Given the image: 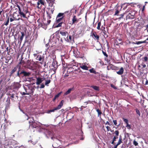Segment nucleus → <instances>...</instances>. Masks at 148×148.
Here are the masks:
<instances>
[{"label":"nucleus","mask_w":148,"mask_h":148,"mask_svg":"<svg viewBox=\"0 0 148 148\" xmlns=\"http://www.w3.org/2000/svg\"><path fill=\"white\" fill-rule=\"evenodd\" d=\"M37 62H34L31 60H27L26 62L24 60H21L19 64H21L24 67L31 69L33 71L36 72L37 71Z\"/></svg>","instance_id":"nucleus-1"},{"label":"nucleus","mask_w":148,"mask_h":148,"mask_svg":"<svg viewBox=\"0 0 148 148\" xmlns=\"http://www.w3.org/2000/svg\"><path fill=\"white\" fill-rule=\"evenodd\" d=\"M31 73L30 72H27L24 69H21V66L18 67L17 72L16 76L20 78L29 77Z\"/></svg>","instance_id":"nucleus-2"},{"label":"nucleus","mask_w":148,"mask_h":148,"mask_svg":"<svg viewBox=\"0 0 148 148\" xmlns=\"http://www.w3.org/2000/svg\"><path fill=\"white\" fill-rule=\"evenodd\" d=\"M32 86H31L28 87V89H26L24 87V89H25L26 92L27 93H25L24 92H23L22 94L23 95H29L30 94H32L33 95L35 96L36 94L34 93V91L35 90V88H36V87L34 85L35 84L34 83H32Z\"/></svg>","instance_id":"nucleus-3"},{"label":"nucleus","mask_w":148,"mask_h":148,"mask_svg":"<svg viewBox=\"0 0 148 148\" xmlns=\"http://www.w3.org/2000/svg\"><path fill=\"white\" fill-rule=\"evenodd\" d=\"M42 20V19H41L40 18L38 20V27L39 28L41 27L44 29H46L47 28L46 25H48L50 24L51 22V20H47V23L45 25L44 22V20L43 21H41Z\"/></svg>","instance_id":"nucleus-4"},{"label":"nucleus","mask_w":148,"mask_h":148,"mask_svg":"<svg viewBox=\"0 0 148 148\" xmlns=\"http://www.w3.org/2000/svg\"><path fill=\"white\" fill-rule=\"evenodd\" d=\"M63 103L64 101L63 100H62L60 103L59 105H58L56 107H54L52 109L47 110V113L48 114H49L51 112H54L55 110L60 109L63 106Z\"/></svg>","instance_id":"nucleus-5"},{"label":"nucleus","mask_w":148,"mask_h":148,"mask_svg":"<svg viewBox=\"0 0 148 148\" xmlns=\"http://www.w3.org/2000/svg\"><path fill=\"white\" fill-rule=\"evenodd\" d=\"M47 2L48 3H50L51 2L49 0H46ZM44 1L45 0H38V8L41 9L42 6V9H43L45 8L44 5Z\"/></svg>","instance_id":"nucleus-6"},{"label":"nucleus","mask_w":148,"mask_h":148,"mask_svg":"<svg viewBox=\"0 0 148 148\" xmlns=\"http://www.w3.org/2000/svg\"><path fill=\"white\" fill-rule=\"evenodd\" d=\"M44 75H42L38 73V85L39 84L45 80Z\"/></svg>","instance_id":"nucleus-7"},{"label":"nucleus","mask_w":148,"mask_h":148,"mask_svg":"<svg viewBox=\"0 0 148 148\" xmlns=\"http://www.w3.org/2000/svg\"><path fill=\"white\" fill-rule=\"evenodd\" d=\"M136 12H132L129 13L126 17V19H134L135 18V14Z\"/></svg>","instance_id":"nucleus-8"},{"label":"nucleus","mask_w":148,"mask_h":148,"mask_svg":"<svg viewBox=\"0 0 148 148\" xmlns=\"http://www.w3.org/2000/svg\"><path fill=\"white\" fill-rule=\"evenodd\" d=\"M21 12H22L24 15V16H21L24 18H26L25 15V13L26 14L28 12L27 8H26L25 7H24V6H23V5H21Z\"/></svg>","instance_id":"nucleus-9"},{"label":"nucleus","mask_w":148,"mask_h":148,"mask_svg":"<svg viewBox=\"0 0 148 148\" xmlns=\"http://www.w3.org/2000/svg\"><path fill=\"white\" fill-rule=\"evenodd\" d=\"M18 65H17L15 67H14V68L10 72V76L11 77L12 76L13 74L16 72L18 68Z\"/></svg>","instance_id":"nucleus-10"},{"label":"nucleus","mask_w":148,"mask_h":148,"mask_svg":"<svg viewBox=\"0 0 148 148\" xmlns=\"http://www.w3.org/2000/svg\"><path fill=\"white\" fill-rule=\"evenodd\" d=\"M44 57L43 56L38 55V60L40 62V63L41 64H42L44 62Z\"/></svg>","instance_id":"nucleus-11"},{"label":"nucleus","mask_w":148,"mask_h":148,"mask_svg":"<svg viewBox=\"0 0 148 148\" xmlns=\"http://www.w3.org/2000/svg\"><path fill=\"white\" fill-rule=\"evenodd\" d=\"M13 18H14L15 20H19L20 19V16L16 13H14L13 15Z\"/></svg>","instance_id":"nucleus-12"},{"label":"nucleus","mask_w":148,"mask_h":148,"mask_svg":"<svg viewBox=\"0 0 148 148\" xmlns=\"http://www.w3.org/2000/svg\"><path fill=\"white\" fill-rule=\"evenodd\" d=\"M124 69L121 67L118 70L116 71V73L119 75H122L123 73Z\"/></svg>","instance_id":"nucleus-13"},{"label":"nucleus","mask_w":148,"mask_h":148,"mask_svg":"<svg viewBox=\"0 0 148 148\" xmlns=\"http://www.w3.org/2000/svg\"><path fill=\"white\" fill-rule=\"evenodd\" d=\"M13 86L14 88L18 89L21 87V84L18 82H16L14 84Z\"/></svg>","instance_id":"nucleus-14"},{"label":"nucleus","mask_w":148,"mask_h":148,"mask_svg":"<svg viewBox=\"0 0 148 148\" xmlns=\"http://www.w3.org/2000/svg\"><path fill=\"white\" fill-rule=\"evenodd\" d=\"M119 132L118 130H116L114 134H115L116 136H114L113 137V140L114 141H115L118 138V136L119 135Z\"/></svg>","instance_id":"nucleus-15"},{"label":"nucleus","mask_w":148,"mask_h":148,"mask_svg":"<svg viewBox=\"0 0 148 148\" xmlns=\"http://www.w3.org/2000/svg\"><path fill=\"white\" fill-rule=\"evenodd\" d=\"M30 126L33 128H36L37 127V123L35 122H32L31 123L30 121H29Z\"/></svg>","instance_id":"nucleus-16"},{"label":"nucleus","mask_w":148,"mask_h":148,"mask_svg":"<svg viewBox=\"0 0 148 148\" xmlns=\"http://www.w3.org/2000/svg\"><path fill=\"white\" fill-rule=\"evenodd\" d=\"M40 123H38V131L40 132H43L44 130V129L40 126Z\"/></svg>","instance_id":"nucleus-17"},{"label":"nucleus","mask_w":148,"mask_h":148,"mask_svg":"<svg viewBox=\"0 0 148 148\" xmlns=\"http://www.w3.org/2000/svg\"><path fill=\"white\" fill-rule=\"evenodd\" d=\"M17 5V6L18 7V12L19 14L21 16H24V14L22 13V12H21V6H20L18 4H16Z\"/></svg>","instance_id":"nucleus-18"},{"label":"nucleus","mask_w":148,"mask_h":148,"mask_svg":"<svg viewBox=\"0 0 148 148\" xmlns=\"http://www.w3.org/2000/svg\"><path fill=\"white\" fill-rule=\"evenodd\" d=\"M21 36H20V38H19V40L20 42H22L24 36L25 35L24 32H21Z\"/></svg>","instance_id":"nucleus-19"},{"label":"nucleus","mask_w":148,"mask_h":148,"mask_svg":"<svg viewBox=\"0 0 148 148\" xmlns=\"http://www.w3.org/2000/svg\"><path fill=\"white\" fill-rule=\"evenodd\" d=\"M80 67L83 69L86 70H88V67L84 64L80 65Z\"/></svg>","instance_id":"nucleus-20"},{"label":"nucleus","mask_w":148,"mask_h":148,"mask_svg":"<svg viewBox=\"0 0 148 148\" xmlns=\"http://www.w3.org/2000/svg\"><path fill=\"white\" fill-rule=\"evenodd\" d=\"M51 138L52 139H53V140L55 142H56L57 144L59 145H60V140L57 138H54V139H53V138L52 137H51Z\"/></svg>","instance_id":"nucleus-21"},{"label":"nucleus","mask_w":148,"mask_h":148,"mask_svg":"<svg viewBox=\"0 0 148 148\" xmlns=\"http://www.w3.org/2000/svg\"><path fill=\"white\" fill-rule=\"evenodd\" d=\"M73 88H69L68 90L64 93V95H66L69 94L70 93L71 91L73 89Z\"/></svg>","instance_id":"nucleus-22"},{"label":"nucleus","mask_w":148,"mask_h":148,"mask_svg":"<svg viewBox=\"0 0 148 148\" xmlns=\"http://www.w3.org/2000/svg\"><path fill=\"white\" fill-rule=\"evenodd\" d=\"M92 36H93L97 40H99V36L97 35L95 32L93 33L92 34Z\"/></svg>","instance_id":"nucleus-23"},{"label":"nucleus","mask_w":148,"mask_h":148,"mask_svg":"<svg viewBox=\"0 0 148 148\" xmlns=\"http://www.w3.org/2000/svg\"><path fill=\"white\" fill-rule=\"evenodd\" d=\"M63 17L62 16L60 18H57L56 17V21L57 23H60L62 22V20Z\"/></svg>","instance_id":"nucleus-24"},{"label":"nucleus","mask_w":148,"mask_h":148,"mask_svg":"<svg viewBox=\"0 0 148 148\" xmlns=\"http://www.w3.org/2000/svg\"><path fill=\"white\" fill-rule=\"evenodd\" d=\"M89 71L90 73H93L95 74H98V73L93 68H92L90 69L89 70Z\"/></svg>","instance_id":"nucleus-25"},{"label":"nucleus","mask_w":148,"mask_h":148,"mask_svg":"<svg viewBox=\"0 0 148 148\" xmlns=\"http://www.w3.org/2000/svg\"><path fill=\"white\" fill-rule=\"evenodd\" d=\"M72 24H74L76 22H77L78 20H77L76 16H74L73 18L72 19Z\"/></svg>","instance_id":"nucleus-26"},{"label":"nucleus","mask_w":148,"mask_h":148,"mask_svg":"<svg viewBox=\"0 0 148 148\" xmlns=\"http://www.w3.org/2000/svg\"><path fill=\"white\" fill-rule=\"evenodd\" d=\"M91 87L92 88L95 90L97 91H99V87L97 86H92Z\"/></svg>","instance_id":"nucleus-27"},{"label":"nucleus","mask_w":148,"mask_h":148,"mask_svg":"<svg viewBox=\"0 0 148 148\" xmlns=\"http://www.w3.org/2000/svg\"><path fill=\"white\" fill-rule=\"evenodd\" d=\"M96 111L97 112L98 114V116L100 117L101 114L102 112L101 111L98 109H97L96 110Z\"/></svg>","instance_id":"nucleus-28"},{"label":"nucleus","mask_w":148,"mask_h":148,"mask_svg":"<svg viewBox=\"0 0 148 148\" xmlns=\"http://www.w3.org/2000/svg\"><path fill=\"white\" fill-rule=\"evenodd\" d=\"M101 25V23L100 22H99L97 24V28L98 30H100L101 29L100 28V26Z\"/></svg>","instance_id":"nucleus-29"},{"label":"nucleus","mask_w":148,"mask_h":148,"mask_svg":"<svg viewBox=\"0 0 148 148\" xmlns=\"http://www.w3.org/2000/svg\"><path fill=\"white\" fill-rule=\"evenodd\" d=\"M122 142V138H121V136H120V137L119 138V140L117 144H116L117 145H119Z\"/></svg>","instance_id":"nucleus-30"},{"label":"nucleus","mask_w":148,"mask_h":148,"mask_svg":"<svg viewBox=\"0 0 148 148\" xmlns=\"http://www.w3.org/2000/svg\"><path fill=\"white\" fill-rule=\"evenodd\" d=\"M63 13H60L57 15V18H60L62 16H63Z\"/></svg>","instance_id":"nucleus-31"},{"label":"nucleus","mask_w":148,"mask_h":148,"mask_svg":"<svg viewBox=\"0 0 148 148\" xmlns=\"http://www.w3.org/2000/svg\"><path fill=\"white\" fill-rule=\"evenodd\" d=\"M66 32L63 31H61L60 34L62 36H65L66 35Z\"/></svg>","instance_id":"nucleus-32"},{"label":"nucleus","mask_w":148,"mask_h":148,"mask_svg":"<svg viewBox=\"0 0 148 148\" xmlns=\"http://www.w3.org/2000/svg\"><path fill=\"white\" fill-rule=\"evenodd\" d=\"M37 0H32V1H31V6H34V7H35L36 5V4L34 3L33 1Z\"/></svg>","instance_id":"nucleus-33"},{"label":"nucleus","mask_w":148,"mask_h":148,"mask_svg":"<svg viewBox=\"0 0 148 148\" xmlns=\"http://www.w3.org/2000/svg\"><path fill=\"white\" fill-rule=\"evenodd\" d=\"M6 51H7V54L8 55L9 54V53L10 52V49H11V48H10L8 49V47H7L6 48Z\"/></svg>","instance_id":"nucleus-34"},{"label":"nucleus","mask_w":148,"mask_h":148,"mask_svg":"<svg viewBox=\"0 0 148 148\" xmlns=\"http://www.w3.org/2000/svg\"><path fill=\"white\" fill-rule=\"evenodd\" d=\"M132 43L133 44H136L137 45H139L142 43V41H138L136 42H132Z\"/></svg>","instance_id":"nucleus-35"},{"label":"nucleus","mask_w":148,"mask_h":148,"mask_svg":"<svg viewBox=\"0 0 148 148\" xmlns=\"http://www.w3.org/2000/svg\"><path fill=\"white\" fill-rule=\"evenodd\" d=\"M62 22H60V23H58V24L56 26V27H61L62 26Z\"/></svg>","instance_id":"nucleus-36"},{"label":"nucleus","mask_w":148,"mask_h":148,"mask_svg":"<svg viewBox=\"0 0 148 148\" xmlns=\"http://www.w3.org/2000/svg\"><path fill=\"white\" fill-rule=\"evenodd\" d=\"M50 82V79L46 81L45 85L46 86H48V84H49Z\"/></svg>","instance_id":"nucleus-37"},{"label":"nucleus","mask_w":148,"mask_h":148,"mask_svg":"<svg viewBox=\"0 0 148 148\" xmlns=\"http://www.w3.org/2000/svg\"><path fill=\"white\" fill-rule=\"evenodd\" d=\"M133 143L134 145L135 146H137L138 145V143L135 140H134Z\"/></svg>","instance_id":"nucleus-38"},{"label":"nucleus","mask_w":148,"mask_h":148,"mask_svg":"<svg viewBox=\"0 0 148 148\" xmlns=\"http://www.w3.org/2000/svg\"><path fill=\"white\" fill-rule=\"evenodd\" d=\"M9 23V18L8 17L6 22L5 23H4V24L5 25L7 26L8 24Z\"/></svg>","instance_id":"nucleus-39"},{"label":"nucleus","mask_w":148,"mask_h":148,"mask_svg":"<svg viewBox=\"0 0 148 148\" xmlns=\"http://www.w3.org/2000/svg\"><path fill=\"white\" fill-rule=\"evenodd\" d=\"M136 112L137 113V114H138L139 116H140V114L139 110H138L137 109H136Z\"/></svg>","instance_id":"nucleus-40"},{"label":"nucleus","mask_w":148,"mask_h":148,"mask_svg":"<svg viewBox=\"0 0 148 148\" xmlns=\"http://www.w3.org/2000/svg\"><path fill=\"white\" fill-rule=\"evenodd\" d=\"M123 121L124 122L126 123L127 124H128V121L127 119H124Z\"/></svg>","instance_id":"nucleus-41"},{"label":"nucleus","mask_w":148,"mask_h":148,"mask_svg":"<svg viewBox=\"0 0 148 148\" xmlns=\"http://www.w3.org/2000/svg\"><path fill=\"white\" fill-rule=\"evenodd\" d=\"M119 11L118 10H116L114 15H118L117 14L119 13Z\"/></svg>","instance_id":"nucleus-42"},{"label":"nucleus","mask_w":148,"mask_h":148,"mask_svg":"<svg viewBox=\"0 0 148 148\" xmlns=\"http://www.w3.org/2000/svg\"><path fill=\"white\" fill-rule=\"evenodd\" d=\"M110 86L111 87L113 88L114 89H116L117 88L113 84H111Z\"/></svg>","instance_id":"nucleus-43"},{"label":"nucleus","mask_w":148,"mask_h":148,"mask_svg":"<svg viewBox=\"0 0 148 148\" xmlns=\"http://www.w3.org/2000/svg\"><path fill=\"white\" fill-rule=\"evenodd\" d=\"M113 122L114 123V125L116 126H117V121L116 120H113Z\"/></svg>","instance_id":"nucleus-44"},{"label":"nucleus","mask_w":148,"mask_h":148,"mask_svg":"<svg viewBox=\"0 0 148 148\" xmlns=\"http://www.w3.org/2000/svg\"><path fill=\"white\" fill-rule=\"evenodd\" d=\"M106 128L107 130L108 131H110L111 132H112V131H111V129H110V127L109 126H106Z\"/></svg>","instance_id":"nucleus-45"},{"label":"nucleus","mask_w":148,"mask_h":148,"mask_svg":"<svg viewBox=\"0 0 148 148\" xmlns=\"http://www.w3.org/2000/svg\"><path fill=\"white\" fill-rule=\"evenodd\" d=\"M61 92H60L59 93L55 95V97H56L57 98L58 97H59V96L61 94Z\"/></svg>","instance_id":"nucleus-46"},{"label":"nucleus","mask_w":148,"mask_h":148,"mask_svg":"<svg viewBox=\"0 0 148 148\" xmlns=\"http://www.w3.org/2000/svg\"><path fill=\"white\" fill-rule=\"evenodd\" d=\"M124 14H121V15H120V16H119V18H118V19H121L123 17V16H124Z\"/></svg>","instance_id":"nucleus-47"},{"label":"nucleus","mask_w":148,"mask_h":148,"mask_svg":"<svg viewBox=\"0 0 148 148\" xmlns=\"http://www.w3.org/2000/svg\"><path fill=\"white\" fill-rule=\"evenodd\" d=\"M148 60V58L147 57L145 56L144 58V61H147Z\"/></svg>","instance_id":"nucleus-48"},{"label":"nucleus","mask_w":148,"mask_h":148,"mask_svg":"<svg viewBox=\"0 0 148 148\" xmlns=\"http://www.w3.org/2000/svg\"><path fill=\"white\" fill-rule=\"evenodd\" d=\"M45 87V85L44 84H41L40 87V88H43Z\"/></svg>","instance_id":"nucleus-49"},{"label":"nucleus","mask_w":148,"mask_h":148,"mask_svg":"<svg viewBox=\"0 0 148 148\" xmlns=\"http://www.w3.org/2000/svg\"><path fill=\"white\" fill-rule=\"evenodd\" d=\"M47 16L48 18V19H50L51 18V15L50 14H48V13H47Z\"/></svg>","instance_id":"nucleus-50"},{"label":"nucleus","mask_w":148,"mask_h":148,"mask_svg":"<svg viewBox=\"0 0 148 148\" xmlns=\"http://www.w3.org/2000/svg\"><path fill=\"white\" fill-rule=\"evenodd\" d=\"M9 95H10L12 98H14V94H9Z\"/></svg>","instance_id":"nucleus-51"},{"label":"nucleus","mask_w":148,"mask_h":148,"mask_svg":"<svg viewBox=\"0 0 148 148\" xmlns=\"http://www.w3.org/2000/svg\"><path fill=\"white\" fill-rule=\"evenodd\" d=\"M10 22H12L13 21L15 20H14V18H11L10 19Z\"/></svg>","instance_id":"nucleus-52"},{"label":"nucleus","mask_w":148,"mask_h":148,"mask_svg":"<svg viewBox=\"0 0 148 148\" xmlns=\"http://www.w3.org/2000/svg\"><path fill=\"white\" fill-rule=\"evenodd\" d=\"M106 124H108L109 125H110V124L109 123L108 121H107L106 123H105Z\"/></svg>","instance_id":"nucleus-53"},{"label":"nucleus","mask_w":148,"mask_h":148,"mask_svg":"<svg viewBox=\"0 0 148 148\" xmlns=\"http://www.w3.org/2000/svg\"><path fill=\"white\" fill-rule=\"evenodd\" d=\"M147 40H144V41H142V43H147V42H146V41H147Z\"/></svg>","instance_id":"nucleus-54"},{"label":"nucleus","mask_w":148,"mask_h":148,"mask_svg":"<svg viewBox=\"0 0 148 148\" xmlns=\"http://www.w3.org/2000/svg\"><path fill=\"white\" fill-rule=\"evenodd\" d=\"M69 39H70V40H71L72 39V37L71 36H69Z\"/></svg>","instance_id":"nucleus-55"},{"label":"nucleus","mask_w":148,"mask_h":148,"mask_svg":"<svg viewBox=\"0 0 148 148\" xmlns=\"http://www.w3.org/2000/svg\"><path fill=\"white\" fill-rule=\"evenodd\" d=\"M18 148H25V147L23 146L22 145L19 147Z\"/></svg>","instance_id":"nucleus-56"},{"label":"nucleus","mask_w":148,"mask_h":148,"mask_svg":"<svg viewBox=\"0 0 148 148\" xmlns=\"http://www.w3.org/2000/svg\"><path fill=\"white\" fill-rule=\"evenodd\" d=\"M102 29V30H103V29H105V27H103V26L102 25L101 26V29Z\"/></svg>","instance_id":"nucleus-57"},{"label":"nucleus","mask_w":148,"mask_h":148,"mask_svg":"<svg viewBox=\"0 0 148 148\" xmlns=\"http://www.w3.org/2000/svg\"><path fill=\"white\" fill-rule=\"evenodd\" d=\"M127 127H129V128H130V125H129L128 124H127V126H126Z\"/></svg>","instance_id":"nucleus-58"},{"label":"nucleus","mask_w":148,"mask_h":148,"mask_svg":"<svg viewBox=\"0 0 148 148\" xmlns=\"http://www.w3.org/2000/svg\"><path fill=\"white\" fill-rule=\"evenodd\" d=\"M114 141H114L113 140L111 142V144H114Z\"/></svg>","instance_id":"nucleus-59"},{"label":"nucleus","mask_w":148,"mask_h":148,"mask_svg":"<svg viewBox=\"0 0 148 148\" xmlns=\"http://www.w3.org/2000/svg\"><path fill=\"white\" fill-rule=\"evenodd\" d=\"M143 74V72H142V71H140V75H142V74Z\"/></svg>","instance_id":"nucleus-60"},{"label":"nucleus","mask_w":148,"mask_h":148,"mask_svg":"<svg viewBox=\"0 0 148 148\" xmlns=\"http://www.w3.org/2000/svg\"><path fill=\"white\" fill-rule=\"evenodd\" d=\"M143 139L145 140V143L147 144V141H146V140L144 139L143 138Z\"/></svg>","instance_id":"nucleus-61"},{"label":"nucleus","mask_w":148,"mask_h":148,"mask_svg":"<svg viewBox=\"0 0 148 148\" xmlns=\"http://www.w3.org/2000/svg\"><path fill=\"white\" fill-rule=\"evenodd\" d=\"M143 68H145V67H146V65L145 64H143Z\"/></svg>","instance_id":"nucleus-62"},{"label":"nucleus","mask_w":148,"mask_h":148,"mask_svg":"<svg viewBox=\"0 0 148 148\" xmlns=\"http://www.w3.org/2000/svg\"><path fill=\"white\" fill-rule=\"evenodd\" d=\"M56 97H55V96L54 98H53V101H54L56 99Z\"/></svg>","instance_id":"nucleus-63"},{"label":"nucleus","mask_w":148,"mask_h":148,"mask_svg":"<svg viewBox=\"0 0 148 148\" xmlns=\"http://www.w3.org/2000/svg\"><path fill=\"white\" fill-rule=\"evenodd\" d=\"M118 146V145H117L116 144V145H115V146L114 147V148H117V146Z\"/></svg>","instance_id":"nucleus-64"}]
</instances>
